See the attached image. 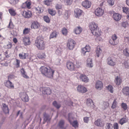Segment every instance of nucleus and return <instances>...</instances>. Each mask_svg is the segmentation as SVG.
Masks as SVG:
<instances>
[{
	"label": "nucleus",
	"instance_id": "774afa93",
	"mask_svg": "<svg viewBox=\"0 0 129 129\" xmlns=\"http://www.w3.org/2000/svg\"><path fill=\"white\" fill-rule=\"evenodd\" d=\"M72 115V114L70 113H69L68 115V120L70 123H71V121L70 120V119L71 118V116Z\"/></svg>",
	"mask_w": 129,
	"mask_h": 129
},
{
	"label": "nucleus",
	"instance_id": "a211bd4d",
	"mask_svg": "<svg viewBox=\"0 0 129 129\" xmlns=\"http://www.w3.org/2000/svg\"><path fill=\"white\" fill-rule=\"evenodd\" d=\"M2 109L3 112L5 114H9V110L7 105L3 103Z\"/></svg>",
	"mask_w": 129,
	"mask_h": 129
},
{
	"label": "nucleus",
	"instance_id": "6e6552de",
	"mask_svg": "<svg viewBox=\"0 0 129 129\" xmlns=\"http://www.w3.org/2000/svg\"><path fill=\"white\" fill-rule=\"evenodd\" d=\"M94 13L96 16L99 17H100L103 14L104 11L102 9L98 8L95 10Z\"/></svg>",
	"mask_w": 129,
	"mask_h": 129
},
{
	"label": "nucleus",
	"instance_id": "69168bd1",
	"mask_svg": "<svg viewBox=\"0 0 129 129\" xmlns=\"http://www.w3.org/2000/svg\"><path fill=\"white\" fill-rule=\"evenodd\" d=\"M72 2L70 0H65V2L66 4L67 5H70Z\"/></svg>",
	"mask_w": 129,
	"mask_h": 129
},
{
	"label": "nucleus",
	"instance_id": "a878e982",
	"mask_svg": "<svg viewBox=\"0 0 129 129\" xmlns=\"http://www.w3.org/2000/svg\"><path fill=\"white\" fill-rule=\"evenodd\" d=\"M82 30V28L80 26H78L74 28V31L76 34L78 35L81 33Z\"/></svg>",
	"mask_w": 129,
	"mask_h": 129
},
{
	"label": "nucleus",
	"instance_id": "7ed1b4c3",
	"mask_svg": "<svg viewBox=\"0 0 129 129\" xmlns=\"http://www.w3.org/2000/svg\"><path fill=\"white\" fill-rule=\"evenodd\" d=\"M116 59L115 55H113L109 57L107 60V64L110 66H114L116 64Z\"/></svg>",
	"mask_w": 129,
	"mask_h": 129
},
{
	"label": "nucleus",
	"instance_id": "de8ad7c7",
	"mask_svg": "<svg viewBox=\"0 0 129 129\" xmlns=\"http://www.w3.org/2000/svg\"><path fill=\"white\" fill-rule=\"evenodd\" d=\"M62 34L64 35H66L68 33V31L67 29L65 27H63L62 29Z\"/></svg>",
	"mask_w": 129,
	"mask_h": 129
},
{
	"label": "nucleus",
	"instance_id": "f03ea898",
	"mask_svg": "<svg viewBox=\"0 0 129 129\" xmlns=\"http://www.w3.org/2000/svg\"><path fill=\"white\" fill-rule=\"evenodd\" d=\"M35 45L39 49L43 50L45 47L44 41L39 38L35 40Z\"/></svg>",
	"mask_w": 129,
	"mask_h": 129
},
{
	"label": "nucleus",
	"instance_id": "f8f14e48",
	"mask_svg": "<svg viewBox=\"0 0 129 129\" xmlns=\"http://www.w3.org/2000/svg\"><path fill=\"white\" fill-rule=\"evenodd\" d=\"M5 85L6 86L10 89H14V86L13 84L9 80H8L5 83Z\"/></svg>",
	"mask_w": 129,
	"mask_h": 129
},
{
	"label": "nucleus",
	"instance_id": "aec40b11",
	"mask_svg": "<svg viewBox=\"0 0 129 129\" xmlns=\"http://www.w3.org/2000/svg\"><path fill=\"white\" fill-rule=\"evenodd\" d=\"M43 93L44 94L49 95L51 93V90L49 87L43 88Z\"/></svg>",
	"mask_w": 129,
	"mask_h": 129
},
{
	"label": "nucleus",
	"instance_id": "1a4fd4ad",
	"mask_svg": "<svg viewBox=\"0 0 129 129\" xmlns=\"http://www.w3.org/2000/svg\"><path fill=\"white\" fill-rule=\"evenodd\" d=\"M20 96L22 100L24 102H27L29 100L28 97L26 92H21Z\"/></svg>",
	"mask_w": 129,
	"mask_h": 129
},
{
	"label": "nucleus",
	"instance_id": "37998d69",
	"mask_svg": "<svg viewBox=\"0 0 129 129\" xmlns=\"http://www.w3.org/2000/svg\"><path fill=\"white\" fill-rule=\"evenodd\" d=\"M52 1V0H46L43 2L44 4L47 6H50V3Z\"/></svg>",
	"mask_w": 129,
	"mask_h": 129
},
{
	"label": "nucleus",
	"instance_id": "13d9d810",
	"mask_svg": "<svg viewBox=\"0 0 129 129\" xmlns=\"http://www.w3.org/2000/svg\"><path fill=\"white\" fill-rule=\"evenodd\" d=\"M114 129H118L119 126L118 123L116 122L114 123L113 126Z\"/></svg>",
	"mask_w": 129,
	"mask_h": 129
},
{
	"label": "nucleus",
	"instance_id": "8fccbe9b",
	"mask_svg": "<svg viewBox=\"0 0 129 129\" xmlns=\"http://www.w3.org/2000/svg\"><path fill=\"white\" fill-rule=\"evenodd\" d=\"M114 0H108V3L109 6H112L114 4Z\"/></svg>",
	"mask_w": 129,
	"mask_h": 129
},
{
	"label": "nucleus",
	"instance_id": "72a5a7b5",
	"mask_svg": "<svg viewBox=\"0 0 129 129\" xmlns=\"http://www.w3.org/2000/svg\"><path fill=\"white\" fill-rule=\"evenodd\" d=\"M52 104L53 106L57 109H59L61 106V104L60 103H58L55 101H54L53 102Z\"/></svg>",
	"mask_w": 129,
	"mask_h": 129
},
{
	"label": "nucleus",
	"instance_id": "4c0bfd02",
	"mask_svg": "<svg viewBox=\"0 0 129 129\" xmlns=\"http://www.w3.org/2000/svg\"><path fill=\"white\" fill-rule=\"evenodd\" d=\"M106 87L108 91H110L111 93H113V88L112 85H108V86H107Z\"/></svg>",
	"mask_w": 129,
	"mask_h": 129
},
{
	"label": "nucleus",
	"instance_id": "5fc2aeb1",
	"mask_svg": "<svg viewBox=\"0 0 129 129\" xmlns=\"http://www.w3.org/2000/svg\"><path fill=\"white\" fill-rule=\"evenodd\" d=\"M26 6V7L28 9H30L31 8L30 6L31 5V3L30 1H26L25 2Z\"/></svg>",
	"mask_w": 129,
	"mask_h": 129
},
{
	"label": "nucleus",
	"instance_id": "603ef678",
	"mask_svg": "<svg viewBox=\"0 0 129 129\" xmlns=\"http://www.w3.org/2000/svg\"><path fill=\"white\" fill-rule=\"evenodd\" d=\"M113 126L111 123H107L106 129H113Z\"/></svg>",
	"mask_w": 129,
	"mask_h": 129
},
{
	"label": "nucleus",
	"instance_id": "0e129e2a",
	"mask_svg": "<svg viewBox=\"0 0 129 129\" xmlns=\"http://www.w3.org/2000/svg\"><path fill=\"white\" fill-rule=\"evenodd\" d=\"M84 122L86 123H88L89 120V117H85L84 118Z\"/></svg>",
	"mask_w": 129,
	"mask_h": 129
},
{
	"label": "nucleus",
	"instance_id": "4468645a",
	"mask_svg": "<svg viewBox=\"0 0 129 129\" xmlns=\"http://www.w3.org/2000/svg\"><path fill=\"white\" fill-rule=\"evenodd\" d=\"M95 87L96 89L101 90L103 87V84L102 82L100 81H98L95 84Z\"/></svg>",
	"mask_w": 129,
	"mask_h": 129
},
{
	"label": "nucleus",
	"instance_id": "473e14b6",
	"mask_svg": "<svg viewBox=\"0 0 129 129\" xmlns=\"http://www.w3.org/2000/svg\"><path fill=\"white\" fill-rule=\"evenodd\" d=\"M127 121L128 119L125 116V117H123L120 119L119 122L121 125H122L124 123L127 122Z\"/></svg>",
	"mask_w": 129,
	"mask_h": 129
},
{
	"label": "nucleus",
	"instance_id": "bb28decb",
	"mask_svg": "<svg viewBox=\"0 0 129 129\" xmlns=\"http://www.w3.org/2000/svg\"><path fill=\"white\" fill-rule=\"evenodd\" d=\"M20 71L22 76L25 79H28L29 77L27 75L25 70L22 68L20 69Z\"/></svg>",
	"mask_w": 129,
	"mask_h": 129
},
{
	"label": "nucleus",
	"instance_id": "39448f33",
	"mask_svg": "<svg viewBox=\"0 0 129 129\" xmlns=\"http://www.w3.org/2000/svg\"><path fill=\"white\" fill-rule=\"evenodd\" d=\"M76 43L74 40L72 39H69L67 43V46L69 50H72L74 47Z\"/></svg>",
	"mask_w": 129,
	"mask_h": 129
},
{
	"label": "nucleus",
	"instance_id": "49530a36",
	"mask_svg": "<svg viewBox=\"0 0 129 129\" xmlns=\"http://www.w3.org/2000/svg\"><path fill=\"white\" fill-rule=\"evenodd\" d=\"M70 123L72 124V126L75 128L77 127L78 126V123L77 120L74 121L72 123Z\"/></svg>",
	"mask_w": 129,
	"mask_h": 129
},
{
	"label": "nucleus",
	"instance_id": "412c9836",
	"mask_svg": "<svg viewBox=\"0 0 129 129\" xmlns=\"http://www.w3.org/2000/svg\"><path fill=\"white\" fill-rule=\"evenodd\" d=\"M91 3L90 1H85L82 3V6L86 8H88L90 7Z\"/></svg>",
	"mask_w": 129,
	"mask_h": 129
},
{
	"label": "nucleus",
	"instance_id": "338daca9",
	"mask_svg": "<svg viewBox=\"0 0 129 129\" xmlns=\"http://www.w3.org/2000/svg\"><path fill=\"white\" fill-rule=\"evenodd\" d=\"M128 25L127 22L126 21L123 22L122 24V26L125 28L126 27V26Z\"/></svg>",
	"mask_w": 129,
	"mask_h": 129
},
{
	"label": "nucleus",
	"instance_id": "e2e57ef3",
	"mask_svg": "<svg viewBox=\"0 0 129 129\" xmlns=\"http://www.w3.org/2000/svg\"><path fill=\"white\" fill-rule=\"evenodd\" d=\"M20 61L19 60L16 59V65L17 68H19L20 67Z\"/></svg>",
	"mask_w": 129,
	"mask_h": 129
},
{
	"label": "nucleus",
	"instance_id": "4be33fe9",
	"mask_svg": "<svg viewBox=\"0 0 129 129\" xmlns=\"http://www.w3.org/2000/svg\"><path fill=\"white\" fill-rule=\"evenodd\" d=\"M86 104L88 106L91 107H93L94 105V103L92 100L89 98L87 99L86 101Z\"/></svg>",
	"mask_w": 129,
	"mask_h": 129
},
{
	"label": "nucleus",
	"instance_id": "3c124183",
	"mask_svg": "<svg viewBox=\"0 0 129 129\" xmlns=\"http://www.w3.org/2000/svg\"><path fill=\"white\" fill-rule=\"evenodd\" d=\"M38 57L39 58H44L45 57V55L44 53H41L38 55Z\"/></svg>",
	"mask_w": 129,
	"mask_h": 129
},
{
	"label": "nucleus",
	"instance_id": "ea45409f",
	"mask_svg": "<svg viewBox=\"0 0 129 129\" xmlns=\"http://www.w3.org/2000/svg\"><path fill=\"white\" fill-rule=\"evenodd\" d=\"M36 10L38 11L39 13H40L43 11V10L41 7L38 6L37 7L35 8Z\"/></svg>",
	"mask_w": 129,
	"mask_h": 129
},
{
	"label": "nucleus",
	"instance_id": "f3484780",
	"mask_svg": "<svg viewBox=\"0 0 129 129\" xmlns=\"http://www.w3.org/2000/svg\"><path fill=\"white\" fill-rule=\"evenodd\" d=\"M64 121L63 120H61L58 123V126L61 129H66L67 127L64 126Z\"/></svg>",
	"mask_w": 129,
	"mask_h": 129
},
{
	"label": "nucleus",
	"instance_id": "f704fd0d",
	"mask_svg": "<svg viewBox=\"0 0 129 129\" xmlns=\"http://www.w3.org/2000/svg\"><path fill=\"white\" fill-rule=\"evenodd\" d=\"M96 56L99 57L102 53V50L100 48H97L96 50Z\"/></svg>",
	"mask_w": 129,
	"mask_h": 129
},
{
	"label": "nucleus",
	"instance_id": "9b49d317",
	"mask_svg": "<svg viewBox=\"0 0 129 129\" xmlns=\"http://www.w3.org/2000/svg\"><path fill=\"white\" fill-rule=\"evenodd\" d=\"M75 15L76 18H79L82 15V11L79 9H76L74 10Z\"/></svg>",
	"mask_w": 129,
	"mask_h": 129
},
{
	"label": "nucleus",
	"instance_id": "ddd939ff",
	"mask_svg": "<svg viewBox=\"0 0 129 129\" xmlns=\"http://www.w3.org/2000/svg\"><path fill=\"white\" fill-rule=\"evenodd\" d=\"M95 125L99 127H102L104 125V123L102 119H98L94 122Z\"/></svg>",
	"mask_w": 129,
	"mask_h": 129
},
{
	"label": "nucleus",
	"instance_id": "4d7b16f0",
	"mask_svg": "<svg viewBox=\"0 0 129 129\" xmlns=\"http://www.w3.org/2000/svg\"><path fill=\"white\" fill-rule=\"evenodd\" d=\"M123 12L127 14L128 12V9L126 7H123Z\"/></svg>",
	"mask_w": 129,
	"mask_h": 129
},
{
	"label": "nucleus",
	"instance_id": "6ab92c4d",
	"mask_svg": "<svg viewBox=\"0 0 129 129\" xmlns=\"http://www.w3.org/2000/svg\"><path fill=\"white\" fill-rule=\"evenodd\" d=\"M113 17L115 20L118 21L120 20L121 16V15L118 13H115L113 14Z\"/></svg>",
	"mask_w": 129,
	"mask_h": 129
},
{
	"label": "nucleus",
	"instance_id": "dca6fc26",
	"mask_svg": "<svg viewBox=\"0 0 129 129\" xmlns=\"http://www.w3.org/2000/svg\"><path fill=\"white\" fill-rule=\"evenodd\" d=\"M90 50V47L89 45H86L85 47L82 49V53L84 55L87 52H89Z\"/></svg>",
	"mask_w": 129,
	"mask_h": 129
},
{
	"label": "nucleus",
	"instance_id": "5701e85b",
	"mask_svg": "<svg viewBox=\"0 0 129 129\" xmlns=\"http://www.w3.org/2000/svg\"><path fill=\"white\" fill-rule=\"evenodd\" d=\"M23 16L25 18H29L31 16L32 14L30 11L26 12L24 11L23 12Z\"/></svg>",
	"mask_w": 129,
	"mask_h": 129
},
{
	"label": "nucleus",
	"instance_id": "7c9ffc66",
	"mask_svg": "<svg viewBox=\"0 0 129 129\" xmlns=\"http://www.w3.org/2000/svg\"><path fill=\"white\" fill-rule=\"evenodd\" d=\"M122 92L124 94L126 95H129V87L126 86L123 88L122 90Z\"/></svg>",
	"mask_w": 129,
	"mask_h": 129
},
{
	"label": "nucleus",
	"instance_id": "0eeeda50",
	"mask_svg": "<svg viewBox=\"0 0 129 129\" xmlns=\"http://www.w3.org/2000/svg\"><path fill=\"white\" fill-rule=\"evenodd\" d=\"M46 74H45L44 75L47 77L50 78H52L53 77V75L54 72V71L51 69L49 67L48 69V70L46 72Z\"/></svg>",
	"mask_w": 129,
	"mask_h": 129
},
{
	"label": "nucleus",
	"instance_id": "393cba45",
	"mask_svg": "<svg viewBox=\"0 0 129 129\" xmlns=\"http://www.w3.org/2000/svg\"><path fill=\"white\" fill-rule=\"evenodd\" d=\"M23 41L24 43V44L26 46L30 44V38L28 37H24L23 39Z\"/></svg>",
	"mask_w": 129,
	"mask_h": 129
},
{
	"label": "nucleus",
	"instance_id": "a18cd8bd",
	"mask_svg": "<svg viewBox=\"0 0 129 129\" xmlns=\"http://www.w3.org/2000/svg\"><path fill=\"white\" fill-rule=\"evenodd\" d=\"M123 54L126 57L129 56V53L128 52V49L126 48L124 49L123 52Z\"/></svg>",
	"mask_w": 129,
	"mask_h": 129
},
{
	"label": "nucleus",
	"instance_id": "f257e3e1",
	"mask_svg": "<svg viewBox=\"0 0 129 129\" xmlns=\"http://www.w3.org/2000/svg\"><path fill=\"white\" fill-rule=\"evenodd\" d=\"M89 28L92 34L97 37L101 35L100 31L97 28L98 25L94 22L90 23L89 25Z\"/></svg>",
	"mask_w": 129,
	"mask_h": 129
},
{
	"label": "nucleus",
	"instance_id": "680f3d73",
	"mask_svg": "<svg viewBox=\"0 0 129 129\" xmlns=\"http://www.w3.org/2000/svg\"><path fill=\"white\" fill-rule=\"evenodd\" d=\"M15 75L13 74H11L8 76V80H10L11 79L14 78L15 77Z\"/></svg>",
	"mask_w": 129,
	"mask_h": 129
},
{
	"label": "nucleus",
	"instance_id": "e433bc0d",
	"mask_svg": "<svg viewBox=\"0 0 129 129\" xmlns=\"http://www.w3.org/2000/svg\"><path fill=\"white\" fill-rule=\"evenodd\" d=\"M48 11L49 13L52 16L56 14V12L55 11L52 9H48Z\"/></svg>",
	"mask_w": 129,
	"mask_h": 129
},
{
	"label": "nucleus",
	"instance_id": "58836bf2",
	"mask_svg": "<svg viewBox=\"0 0 129 129\" xmlns=\"http://www.w3.org/2000/svg\"><path fill=\"white\" fill-rule=\"evenodd\" d=\"M56 32L55 31H53L50 35V38L51 39L56 38L57 35Z\"/></svg>",
	"mask_w": 129,
	"mask_h": 129
},
{
	"label": "nucleus",
	"instance_id": "c9c22d12",
	"mask_svg": "<svg viewBox=\"0 0 129 129\" xmlns=\"http://www.w3.org/2000/svg\"><path fill=\"white\" fill-rule=\"evenodd\" d=\"M121 106L124 111L126 110L127 108V105L125 103H122L121 105Z\"/></svg>",
	"mask_w": 129,
	"mask_h": 129
},
{
	"label": "nucleus",
	"instance_id": "c03bdc74",
	"mask_svg": "<svg viewBox=\"0 0 129 129\" xmlns=\"http://www.w3.org/2000/svg\"><path fill=\"white\" fill-rule=\"evenodd\" d=\"M44 21L47 23H49L50 21V19L48 16H44L43 17Z\"/></svg>",
	"mask_w": 129,
	"mask_h": 129
},
{
	"label": "nucleus",
	"instance_id": "6e6d98bb",
	"mask_svg": "<svg viewBox=\"0 0 129 129\" xmlns=\"http://www.w3.org/2000/svg\"><path fill=\"white\" fill-rule=\"evenodd\" d=\"M44 120L45 121H47L48 120L49 116L48 114L45 113L44 114Z\"/></svg>",
	"mask_w": 129,
	"mask_h": 129
},
{
	"label": "nucleus",
	"instance_id": "2eb2a0df",
	"mask_svg": "<svg viewBox=\"0 0 129 129\" xmlns=\"http://www.w3.org/2000/svg\"><path fill=\"white\" fill-rule=\"evenodd\" d=\"M80 79L82 81L87 83L89 82V79L88 77L85 75L83 74H81L80 77Z\"/></svg>",
	"mask_w": 129,
	"mask_h": 129
},
{
	"label": "nucleus",
	"instance_id": "c85d7f7f",
	"mask_svg": "<svg viewBox=\"0 0 129 129\" xmlns=\"http://www.w3.org/2000/svg\"><path fill=\"white\" fill-rule=\"evenodd\" d=\"M39 26V24L37 21H34L32 22L31 25V29H37Z\"/></svg>",
	"mask_w": 129,
	"mask_h": 129
},
{
	"label": "nucleus",
	"instance_id": "b1692460",
	"mask_svg": "<svg viewBox=\"0 0 129 129\" xmlns=\"http://www.w3.org/2000/svg\"><path fill=\"white\" fill-rule=\"evenodd\" d=\"M114 82L116 85H119L121 84L122 82V79L119 77L117 76L115 78Z\"/></svg>",
	"mask_w": 129,
	"mask_h": 129
},
{
	"label": "nucleus",
	"instance_id": "bf43d9fd",
	"mask_svg": "<svg viewBox=\"0 0 129 129\" xmlns=\"http://www.w3.org/2000/svg\"><path fill=\"white\" fill-rule=\"evenodd\" d=\"M12 43L11 42H9L8 44L7 45V47L8 49H10L12 46Z\"/></svg>",
	"mask_w": 129,
	"mask_h": 129
},
{
	"label": "nucleus",
	"instance_id": "cd10ccee",
	"mask_svg": "<svg viewBox=\"0 0 129 129\" xmlns=\"http://www.w3.org/2000/svg\"><path fill=\"white\" fill-rule=\"evenodd\" d=\"M28 55V53L22 52L21 53H20L19 54V56L21 59H25L26 58Z\"/></svg>",
	"mask_w": 129,
	"mask_h": 129
},
{
	"label": "nucleus",
	"instance_id": "09e8293b",
	"mask_svg": "<svg viewBox=\"0 0 129 129\" xmlns=\"http://www.w3.org/2000/svg\"><path fill=\"white\" fill-rule=\"evenodd\" d=\"M30 30V29L29 28H25L23 30V34H26L28 33Z\"/></svg>",
	"mask_w": 129,
	"mask_h": 129
},
{
	"label": "nucleus",
	"instance_id": "20e7f679",
	"mask_svg": "<svg viewBox=\"0 0 129 129\" xmlns=\"http://www.w3.org/2000/svg\"><path fill=\"white\" fill-rule=\"evenodd\" d=\"M117 37L114 34L112 36L111 38L109 40V43L112 46H115L117 44L118 41L117 40Z\"/></svg>",
	"mask_w": 129,
	"mask_h": 129
},
{
	"label": "nucleus",
	"instance_id": "a19ab883",
	"mask_svg": "<svg viewBox=\"0 0 129 129\" xmlns=\"http://www.w3.org/2000/svg\"><path fill=\"white\" fill-rule=\"evenodd\" d=\"M117 102L116 99H115L114 100L113 103L112 104L111 107V108L113 109H114L116 107L117 105Z\"/></svg>",
	"mask_w": 129,
	"mask_h": 129
},
{
	"label": "nucleus",
	"instance_id": "79ce46f5",
	"mask_svg": "<svg viewBox=\"0 0 129 129\" xmlns=\"http://www.w3.org/2000/svg\"><path fill=\"white\" fill-rule=\"evenodd\" d=\"M9 11L11 15L12 16H15L16 15L15 11L13 9H9Z\"/></svg>",
	"mask_w": 129,
	"mask_h": 129
},
{
	"label": "nucleus",
	"instance_id": "052dcab7",
	"mask_svg": "<svg viewBox=\"0 0 129 129\" xmlns=\"http://www.w3.org/2000/svg\"><path fill=\"white\" fill-rule=\"evenodd\" d=\"M56 9L57 10L61 9L62 8L61 6L58 4H57L55 6Z\"/></svg>",
	"mask_w": 129,
	"mask_h": 129
},
{
	"label": "nucleus",
	"instance_id": "c756f323",
	"mask_svg": "<svg viewBox=\"0 0 129 129\" xmlns=\"http://www.w3.org/2000/svg\"><path fill=\"white\" fill-rule=\"evenodd\" d=\"M48 69L44 66H42L40 68V70L41 73L44 75L45 74H46V72L48 70Z\"/></svg>",
	"mask_w": 129,
	"mask_h": 129
},
{
	"label": "nucleus",
	"instance_id": "2f4dec72",
	"mask_svg": "<svg viewBox=\"0 0 129 129\" xmlns=\"http://www.w3.org/2000/svg\"><path fill=\"white\" fill-rule=\"evenodd\" d=\"M87 66L89 68H92L93 66V64L92 62V59L90 58H88L87 60Z\"/></svg>",
	"mask_w": 129,
	"mask_h": 129
},
{
	"label": "nucleus",
	"instance_id": "864d4df0",
	"mask_svg": "<svg viewBox=\"0 0 129 129\" xmlns=\"http://www.w3.org/2000/svg\"><path fill=\"white\" fill-rule=\"evenodd\" d=\"M122 64L125 68L128 69L129 68V65L127 61H125Z\"/></svg>",
	"mask_w": 129,
	"mask_h": 129
},
{
	"label": "nucleus",
	"instance_id": "423d86ee",
	"mask_svg": "<svg viewBox=\"0 0 129 129\" xmlns=\"http://www.w3.org/2000/svg\"><path fill=\"white\" fill-rule=\"evenodd\" d=\"M67 69L70 71H74L75 70V65L73 63L70 61H68L66 64Z\"/></svg>",
	"mask_w": 129,
	"mask_h": 129
},
{
	"label": "nucleus",
	"instance_id": "9d476101",
	"mask_svg": "<svg viewBox=\"0 0 129 129\" xmlns=\"http://www.w3.org/2000/svg\"><path fill=\"white\" fill-rule=\"evenodd\" d=\"M77 89L79 92L83 93L86 92L87 90L85 87L82 85H79L77 87Z\"/></svg>",
	"mask_w": 129,
	"mask_h": 129
}]
</instances>
